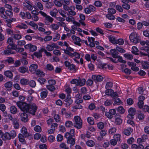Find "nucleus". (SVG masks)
<instances>
[{
	"instance_id": "obj_1",
	"label": "nucleus",
	"mask_w": 149,
	"mask_h": 149,
	"mask_svg": "<svg viewBox=\"0 0 149 149\" xmlns=\"http://www.w3.org/2000/svg\"><path fill=\"white\" fill-rule=\"evenodd\" d=\"M16 104L22 111L28 112L30 104L23 102H17Z\"/></svg>"
},
{
	"instance_id": "obj_2",
	"label": "nucleus",
	"mask_w": 149,
	"mask_h": 149,
	"mask_svg": "<svg viewBox=\"0 0 149 149\" xmlns=\"http://www.w3.org/2000/svg\"><path fill=\"white\" fill-rule=\"evenodd\" d=\"M74 122L73 125L74 127L80 129L82 127V120L80 117L78 116H75L74 118Z\"/></svg>"
},
{
	"instance_id": "obj_3",
	"label": "nucleus",
	"mask_w": 149,
	"mask_h": 149,
	"mask_svg": "<svg viewBox=\"0 0 149 149\" xmlns=\"http://www.w3.org/2000/svg\"><path fill=\"white\" fill-rule=\"evenodd\" d=\"M38 109V107L34 103L30 104L28 112L33 116L35 115L36 112Z\"/></svg>"
},
{
	"instance_id": "obj_4",
	"label": "nucleus",
	"mask_w": 149,
	"mask_h": 149,
	"mask_svg": "<svg viewBox=\"0 0 149 149\" xmlns=\"http://www.w3.org/2000/svg\"><path fill=\"white\" fill-rule=\"evenodd\" d=\"M138 38V35L135 33H132L130 36V41L135 43H137L139 42V39Z\"/></svg>"
},
{
	"instance_id": "obj_5",
	"label": "nucleus",
	"mask_w": 149,
	"mask_h": 149,
	"mask_svg": "<svg viewBox=\"0 0 149 149\" xmlns=\"http://www.w3.org/2000/svg\"><path fill=\"white\" fill-rule=\"evenodd\" d=\"M106 95L110 96L112 97H114L118 96V94L116 92H114L113 90L111 89H106L105 91Z\"/></svg>"
},
{
	"instance_id": "obj_6",
	"label": "nucleus",
	"mask_w": 149,
	"mask_h": 149,
	"mask_svg": "<svg viewBox=\"0 0 149 149\" xmlns=\"http://www.w3.org/2000/svg\"><path fill=\"white\" fill-rule=\"evenodd\" d=\"M116 114V111L115 109H111L108 112L105 113L106 116L109 118H112L113 116Z\"/></svg>"
},
{
	"instance_id": "obj_7",
	"label": "nucleus",
	"mask_w": 149,
	"mask_h": 149,
	"mask_svg": "<svg viewBox=\"0 0 149 149\" xmlns=\"http://www.w3.org/2000/svg\"><path fill=\"white\" fill-rule=\"evenodd\" d=\"M129 114L127 116V117L129 119H132L134 118V116L135 114L136 110L135 109L133 108L129 109L128 111Z\"/></svg>"
},
{
	"instance_id": "obj_8",
	"label": "nucleus",
	"mask_w": 149,
	"mask_h": 149,
	"mask_svg": "<svg viewBox=\"0 0 149 149\" xmlns=\"http://www.w3.org/2000/svg\"><path fill=\"white\" fill-rule=\"evenodd\" d=\"M24 47L26 49H29L30 51L33 52L37 49V47L36 46L33 45L31 44L26 45L24 46Z\"/></svg>"
},
{
	"instance_id": "obj_9",
	"label": "nucleus",
	"mask_w": 149,
	"mask_h": 149,
	"mask_svg": "<svg viewBox=\"0 0 149 149\" xmlns=\"http://www.w3.org/2000/svg\"><path fill=\"white\" fill-rule=\"evenodd\" d=\"M92 78V79L96 83L101 81L103 79V77L100 75L97 76L93 75Z\"/></svg>"
},
{
	"instance_id": "obj_10",
	"label": "nucleus",
	"mask_w": 149,
	"mask_h": 149,
	"mask_svg": "<svg viewBox=\"0 0 149 149\" xmlns=\"http://www.w3.org/2000/svg\"><path fill=\"white\" fill-rule=\"evenodd\" d=\"M72 38L74 41L75 44L79 46L81 45V44L80 42H81V40L79 38L77 37L74 35H73L72 36Z\"/></svg>"
},
{
	"instance_id": "obj_11",
	"label": "nucleus",
	"mask_w": 149,
	"mask_h": 149,
	"mask_svg": "<svg viewBox=\"0 0 149 149\" xmlns=\"http://www.w3.org/2000/svg\"><path fill=\"white\" fill-rule=\"evenodd\" d=\"M128 65L131 67V69L134 71H138L139 70V68L136 67V64L135 63L129 62L127 63Z\"/></svg>"
},
{
	"instance_id": "obj_12",
	"label": "nucleus",
	"mask_w": 149,
	"mask_h": 149,
	"mask_svg": "<svg viewBox=\"0 0 149 149\" xmlns=\"http://www.w3.org/2000/svg\"><path fill=\"white\" fill-rule=\"evenodd\" d=\"M74 129H71L70 130V133L67 132L65 133V137L67 139V140L72 138V136L74 135Z\"/></svg>"
},
{
	"instance_id": "obj_13",
	"label": "nucleus",
	"mask_w": 149,
	"mask_h": 149,
	"mask_svg": "<svg viewBox=\"0 0 149 149\" xmlns=\"http://www.w3.org/2000/svg\"><path fill=\"white\" fill-rule=\"evenodd\" d=\"M21 120L25 123L28 121L29 119L28 115L25 113H22L20 116Z\"/></svg>"
},
{
	"instance_id": "obj_14",
	"label": "nucleus",
	"mask_w": 149,
	"mask_h": 149,
	"mask_svg": "<svg viewBox=\"0 0 149 149\" xmlns=\"http://www.w3.org/2000/svg\"><path fill=\"white\" fill-rule=\"evenodd\" d=\"M133 131L130 127H128L127 128H125L123 130V133L125 135L129 136L130 135L131 132Z\"/></svg>"
},
{
	"instance_id": "obj_15",
	"label": "nucleus",
	"mask_w": 149,
	"mask_h": 149,
	"mask_svg": "<svg viewBox=\"0 0 149 149\" xmlns=\"http://www.w3.org/2000/svg\"><path fill=\"white\" fill-rule=\"evenodd\" d=\"M115 117V123L118 125H120L122 123V120L120 118V115L119 114H116Z\"/></svg>"
},
{
	"instance_id": "obj_16",
	"label": "nucleus",
	"mask_w": 149,
	"mask_h": 149,
	"mask_svg": "<svg viewBox=\"0 0 149 149\" xmlns=\"http://www.w3.org/2000/svg\"><path fill=\"white\" fill-rule=\"evenodd\" d=\"M38 65L36 64H32L29 67V70L33 73H35L38 68Z\"/></svg>"
},
{
	"instance_id": "obj_17",
	"label": "nucleus",
	"mask_w": 149,
	"mask_h": 149,
	"mask_svg": "<svg viewBox=\"0 0 149 149\" xmlns=\"http://www.w3.org/2000/svg\"><path fill=\"white\" fill-rule=\"evenodd\" d=\"M54 19L50 16L47 15L45 19V22L46 25L49 24V23H52Z\"/></svg>"
},
{
	"instance_id": "obj_18",
	"label": "nucleus",
	"mask_w": 149,
	"mask_h": 149,
	"mask_svg": "<svg viewBox=\"0 0 149 149\" xmlns=\"http://www.w3.org/2000/svg\"><path fill=\"white\" fill-rule=\"evenodd\" d=\"M110 52L111 55L113 58H116L118 57V52L115 49H111L110 50Z\"/></svg>"
},
{
	"instance_id": "obj_19",
	"label": "nucleus",
	"mask_w": 149,
	"mask_h": 149,
	"mask_svg": "<svg viewBox=\"0 0 149 149\" xmlns=\"http://www.w3.org/2000/svg\"><path fill=\"white\" fill-rule=\"evenodd\" d=\"M13 122L14 128L16 129H18L19 127V120L16 118L13 120Z\"/></svg>"
},
{
	"instance_id": "obj_20",
	"label": "nucleus",
	"mask_w": 149,
	"mask_h": 149,
	"mask_svg": "<svg viewBox=\"0 0 149 149\" xmlns=\"http://www.w3.org/2000/svg\"><path fill=\"white\" fill-rule=\"evenodd\" d=\"M67 141L68 144L70 145V147L71 148L72 146L74 145L75 143V140L73 138L67 140Z\"/></svg>"
},
{
	"instance_id": "obj_21",
	"label": "nucleus",
	"mask_w": 149,
	"mask_h": 149,
	"mask_svg": "<svg viewBox=\"0 0 149 149\" xmlns=\"http://www.w3.org/2000/svg\"><path fill=\"white\" fill-rule=\"evenodd\" d=\"M85 83L86 80L84 79H79L78 80L77 86H82L85 84Z\"/></svg>"
},
{
	"instance_id": "obj_22",
	"label": "nucleus",
	"mask_w": 149,
	"mask_h": 149,
	"mask_svg": "<svg viewBox=\"0 0 149 149\" xmlns=\"http://www.w3.org/2000/svg\"><path fill=\"white\" fill-rule=\"evenodd\" d=\"M10 113L13 114H16L17 111V109L15 106L13 105L10 107Z\"/></svg>"
},
{
	"instance_id": "obj_23",
	"label": "nucleus",
	"mask_w": 149,
	"mask_h": 149,
	"mask_svg": "<svg viewBox=\"0 0 149 149\" xmlns=\"http://www.w3.org/2000/svg\"><path fill=\"white\" fill-rule=\"evenodd\" d=\"M21 132L25 137H27L29 136L27 132V129L25 127H23L21 130Z\"/></svg>"
},
{
	"instance_id": "obj_24",
	"label": "nucleus",
	"mask_w": 149,
	"mask_h": 149,
	"mask_svg": "<svg viewBox=\"0 0 149 149\" xmlns=\"http://www.w3.org/2000/svg\"><path fill=\"white\" fill-rule=\"evenodd\" d=\"M2 138L4 140H9L11 139L9 133L8 132H6L4 134H3Z\"/></svg>"
},
{
	"instance_id": "obj_25",
	"label": "nucleus",
	"mask_w": 149,
	"mask_h": 149,
	"mask_svg": "<svg viewBox=\"0 0 149 149\" xmlns=\"http://www.w3.org/2000/svg\"><path fill=\"white\" fill-rule=\"evenodd\" d=\"M18 137L19 141L23 143V144L26 143V142L24 139V136L21 134H19Z\"/></svg>"
},
{
	"instance_id": "obj_26",
	"label": "nucleus",
	"mask_w": 149,
	"mask_h": 149,
	"mask_svg": "<svg viewBox=\"0 0 149 149\" xmlns=\"http://www.w3.org/2000/svg\"><path fill=\"white\" fill-rule=\"evenodd\" d=\"M19 71L22 73H24L28 70V68L24 66L20 67L18 69Z\"/></svg>"
},
{
	"instance_id": "obj_27",
	"label": "nucleus",
	"mask_w": 149,
	"mask_h": 149,
	"mask_svg": "<svg viewBox=\"0 0 149 149\" xmlns=\"http://www.w3.org/2000/svg\"><path fill=\"white\" fill-rule=\"evenodd\" d=\"M20 81V84L23 85H26L29 83V80L24 78L21 79Z\"/></svg>"
},
{
	"instance_id": "obj_28",
	"label": "nucleus",
	"mask_w": 149,
	"mask_h": 149,
	"mask_svg": "<svg viewBox=\"0 0 149 149\" xmlns=\"http://www.w3.org/2000/svg\"><path fill=\"white\" fill-rule=\"evenodd\" d=\"M102 68L103 69L108 68L109 70H112L113 69V66L111 65H107L106 64H104L102 66Z\"/></svg>"
},
{
	"instance_id": "obj_29",
	"label": "nucleus",
	"mask_w": 149,
	"mask_h": 149,
	"mask_svg": "<svg viewBox=\"0 0 149 149\" xmlns=\"http://www.w3.org/2000/svg\"><path fill=\"white\" fill-rule=\"evenodd\" d=\"M144 69H148L149 68V62L143 61L141 63Z\"/></svg>"
},
{
	"instance_id": "obj_30",
	"label": "nucleus",
	"mask_w": 149,
	"mask_h": 149,
	"mask_svg": "<svg viewBox=\"0 0 149 149\" xmlns=\"http://www.w3.org/2000/svg\"><path fill=\"white\" fill-rule=\"evenodd\" d=\"M109 39L110 42L112 43L116 44L117 43V39L115 38L112 36H110L109 37Z\"/></svg>"
},
{
	"instance_id": "obj_31",
	"label": "nucleus",
	"mask_w": 149,
	"mask_h": 149,
	"mask_svg": "<svg viewBox=\"0 0 149 149\" xmlns=\"http://www.w3.org/2000/svg\"><path fill=\"white\" fill-rule=\"evenodd\" d=\"M86 144L88 146L93 147L95 145V142L92 140H88L87 141Z\"/></svg>"
},
{
	"instance_id": "obj_32",
	"label": "nucleus",
	"mask_w": 149,
	"mask_h": 149,
	"mask_svg": "<svg viewBox=\"0 0 149 149\" xmlns=\"http://www.w3.org/2000/svg\"><path fill=\"white\" fill-rule=\"evenodd\" d=\"M5 75L7 77L11 78L12 77L13 74L11 71L8 70L5 71L4 72Z\"/></svg>"
},
{
	"instance_id": "obj_33",
	"label": "nucleus",
	"mask_w": 149,
	"mask_h": 149,
	"mask_svg": "<svg viewBox=\"0 0 149 149\" xmlns=\"http://www.w3.org/2000/svg\"><path fill=\"white\" fill-rule=\"evenodd\" d=\"M58 10L56 8H54L50 12V14L52 17H55L58 13Z\"/></svg>"
},
{
	"instance_id": "obj_34",
	"label": "nucleus",
	"mask_w": 149,
	"mask_h": 149,
	"mask_svg": "<svg viewBox=\"0 0 149 149\" xmlns=\"http://www.w3.org/2000/svg\"><path fill=\"white\" fill-rule=\"evenodd\" d=\"M49 27L54 30H57L59 28V26L57 24H53L50 25Z\"/></svg>"
},
{
	"instance_id": "obj_35",
	"label": "nucleus",
	"mask_w": 149,
	"mask_h": 149,
	"mask_svg": "<svg viewBox=\"0 0 149 149\" xmlns=\"http://www.w3.org/2000/svg\"><path fill=\"white\" fill-rule=\"evenodd\" d=\"M13 38L14 39L19 40L22 38V36L20 34H13Z\"/></svg>"
},
{
	"instance_id": "obj_36",
	"label": "nucleus",
	"mask_w": 149,
	"mask_h": 149,
	"mask_svg": "<svg viewBox=\"0 0 149 149\" xmlns=\"http://www.w3.org/2000/svg\"><path fill=\"white\" fill-rule=\"evenodd\" d=\"M53 3L56 6L58 7H61L63 5V4L61 3V1H59L57 0H54Z\"/></svg>"
},
{
	"instance_id": "obj_37",
	"label": "nucleus",
	"mask_w": 149,
	"mask_h": 149,
	"mask_svg": "<svg viewBox=\"0 0 149 149\" xmlns=\"http://www.w3.org/2000/svg\"><path fill=\"white\" fill-rule=\"evenodd\" d=\"M17 46L16 45H14V47L13 48V49L15 50L17 52L20 53L23 52L24 50V48H17Z\"/></svg>"
},
{
	"instance_id": "obj_38",
	"label": "nucleus",
	"mask_w": 149,
	"mask_h": 149,
	"mask_svg": "<svg viewBox=\"0 0 149 149\" xmlns=\"http://www.w3.org/2000/svg\"><path fill=\"white\" fill-rule=\"evenodd\" d=\"M81 104H76L73 106V108L76 110L79 109H82L83 107Z\"/></svg>"
},
{
	"instance_id": "obj_39",
	"label": "nucleus",
	"mask_w": 149,
	"mask_h": 149,
	"mask_svg": "<svg viewBox=\"0 0 149 149\" xmlns=\"http://www.w3.org/2000/svg\"><path fill=\"white\" fill-rule=\"evenodd\" d=\"M47 88L51 91H53L55 90V88L54 86L49 84L46 86Z\"/></svg>"
},
{
	"instance_id": "obj_40",
	"label": "nucleus",
	"mask_w": 149,
	"mask_h": 149,
	"mask_svg": "<svg viewBox=\"0 0 149 149\" xmlns=\"http://www.w3.org/2000/svg\"><path fill=\"white\" fill-rule=\"evenodd\" d=\"M4 54L6 55H8L10 54H13L14 53L13 51L10 49H6L4 51Z\"/></svg>"
},
{
	"instance_id": "obj_41",
	"label": "nucleus",
	"mask_w": 149,
	"mask_h": 149,
	"mask_svg": "<svg viewBox=\"0 0 149 149\" xmlns=\"http://www.w3.org/2000/svg\"><path fill=\"white\" fill-rule=\"evenodd\" d=\"M23 6L26 7L29 10H31L33 9L32 6L31 5L30 3H23Z\"/></svg>"
},
{
	"instance_id": "obj_42",
	"label": "nucleus",
	"mask_w": 149,
	"mask_h": 149,
	"mask_svg": "<svg viewBox=\"0 0 149 149\" xmlns=\"http://www.w3.org/2000/svg\"><path fill=\"white\" fill-rule=\"evenodd\" d=\"M42 52L41 49L38 52H36L34 53V55L35 56L37 57V58H40L42 57V52Z\"/></svg>"
},
{
	"instance_id": "obj_43",
	"label": "nucleus",
	"mask_w": 149,
	"mask_h": 149,
	"mask_svg": "<svg viewBox=\"0 0 149 149\" xmlns=\"http://www.w3.org/2000/svg\"><path fill=\"white\" fill-rule=\"evenodd\" d=\"M53 6V3L51 2H48L45 4V7L48 9L51 8Z\"/></svg>"
},
{
	"instance_id": "obj_44",
	"label": "nucleus",
	"mask_w": 149,
	"mask_h": 149,
	"mask_svg": "<svg viewBox=\"0 0 149 149\" xmlns=\"http://www.w3.org/2000/svg\"><path fill=\"white\" fill-rule=\"evenodd\" d=\"M106 17L111 20H113L115 19V17L113 15L108 14L106 15Z\"/></svg>"
},
{
	"instance_id": "obj_45",
	"label": "nucleus",
	"mask_w": 149,
	"mask_h": 149,
	"mask_svg": "<svg viewBox=\"0 0 149 149\" xmlns=\"http://www.w3.org/2000/svg\"><path fill=\"white\" fill-rule=\"evenodd\" d=\"M5 87L6 88H10L13 86V83L11 81H8L4 84Z\"/></svg>"
},
{
	"instance_id": "obj_46",
	"label": "nucleus",
	"mask_w": 149,
	"mask_h": 149,
	"mask_svg": "<svg viewBox=\"0 0 149 149\" xmlns=\"http://www.w3.org/2000/svg\"><path fill=\"white\" fill-rule=\"evenodd\" d=\"M46 69L49 71H52L54 70V68L52 65L48 64L46 65Z\"/></svg>"
},
{
	"instance_id": "obj_47",
	"label": "nucleus",
	"mask_w": 149,
	"mask_h": 149,
	"mask_svg": "<svg viewBox=\"0 0 149 149\" xmlns=\"http://www.w3.org/2000/svg\"><path fill=\"white\" fill-rule=\"evenodd\" d=\"M113 86V84L111 82H107L105 86V88L106 89H111Z\"/></svg>"
},
{
	"instance_id": "obj_48",
	"label": "nucleus",
	"mask_w": 149,
	"mask_h": 149,
	"mask_svg": "<svg viewBox=\"0 0 149 149\" xmlns=\"http://www.w3.org/2000/svg\"><path fill=\"white\" fill-rule=\"evenodd\" d=\"M4 63L8 62L9 63H13L14 62L13 59L12 57H9L7 58V59L3 61Z\"/></svg>"
},
{
	"instance_id": "obj_49",
	"label": "nucleus",
	"mask_w": 149,
	"mask_h": 149,
	"mask_svg": "<svg viewBox=\"0 0 149 149\" xmlns=\"http://www.w3.org/2000/svg\"><path fill=\"white\" fill-rule=\"evenodd\" d=\"M47 94V91L46 90L45 91H42L40 94V96L42 98H45Z\"/></svg>"
},
{
	"instance_id": "obj_50",
	"label": "nucleus",
	"mask_w": 149,
	"mask_h": 149,
	"mask_svg": "<svg viewBox=\"0 0 149 149\" xmlns=\"http://www.w3.org/2000/svg\"><path fill=\"white\" fill-rule=\"evenodd\" d=\"M6 31L7 34L8 35L13 36V31L10 29H6Z\"/></svg>"
},
{
	"instance_id": "obj_51",
	"label": "nucleus",
	"mask_w": 149,
	"mask_h": 149,
	"mask_svg": "<svg viewBox=\"0 0 149 149\" xmlns=\"http://www.w3.org/2000/svg\"><path fill=\"white\" fill-rule=\"evenodd\" d=\"M108 12L109 14L113 15L116 13V10L112 8H109L108 9Z\"/></svg>"
},
{
	"instance_id": "obj_52",
	"label": "nucleus",
	"mask_w": 149,
	"mask_h": 149,
	"mask_svg": "<svg viewBox=\"0 0 149 149\" xmlns=\"http://www.w3.org/2000/svg\"><path fill=\"white\" fill-rule=\"evenodd\" d=\"M28 84H29V86L32 88H34L36 85V82L33 80H31L29 82V81Z\"/></svg>"
},
{
	"instance_id": "obj_53",
	"label": "nucleus",
	"mask_w": 149,
	"mask_h": 149,
	"mask_svg": "<svg viewBox=\"0 0 149 149\" xmlns=\"http://www.w3.org/2000/svg\"><path fill=\"white\" fill-rule=\"evenodd\" d=\"M20 60L21 62L23 65H26L28 63L27 60L25 57H23V58H21Z\"/></svg>"
},
{
	"instance_id": "obj_54",
	"label": "nucleus",
	"mask_w": 149,
	"mask_h": 149,
	"mask_svg": "<svg viewBox=\"0 0 149 149\" xmlns=\"http://www.w3.org/2000/svg\"><path fill=\"white\" fill-rule=\"evenodd\" d=\"M17 27L20 29H26L27 28V26L25 24L22 23L18 25Z\"/></svg>"
},
{
	"instance_id": "obj_55",
	"label": "nucleus",
	"mask_w": 149,
	"mask_h": 149,
	"mask_svg": "<svg viewBox=\"0 0 149 149\" xmlns=\"http://www.w3.org/2000/svg\"><path fill=\"white\" fill-rule=\"evenodd\" d=\"M7 42L10 45H13L14 46L15 45L13 43V38L11 37H9L8 38L7 41Z\"/></svg>"
},
{
	"instance_id": "obj_56",
	"label": "nucleus",
	"mask_w": 149,
	"mask_h": 149,
	"mask_svg": "<svg viewBox=\"0 0 149 149\" xmlns=\"http://www.w3.org/2000/svg\"><path fill=\"white\" fill-rule=\"evenodd\" d=\"M87 121L88 123L91 125H93L94 123V119L93 118L89 117L87 118Z\"/></svg>"
},
{
	"instance_id": "obj_57",
	"label": "nucleus",
	"mask_w": 149,
	"mask_h": 149,
	"mask_svg": "<svg viewBox=\"0 0 149 149\" xmlns=\"http://www.w3.org/2000/svg\"><path fill=\"white\" fill-rule=\"evenodd\" d=\"M65 101L66 102V105L67 107L70 105L73 102V100L72 99L68 100V99H65Z\"/></svg>"
},
{
	"instance_id": "obj_58",
	"label": "nucleus",
	"mask_w": 149,
	"mask_h": 149,
	"mask_svg": "<svg viewBox=\"0 0 149 149\" xmlns=\"http://www.w3.org/2000/svg\"><path fill=\"white\" fill-rule=\"evenodd\" d=\"M5 13L6 15L9 17L11 18L13 16V12L10 10H6Z\"/></svg>"
},
{
	"instance_id": "obj_59",
	"label": "nucleus",
	"mask_w": 149,
	"mask_h": 149,
	"mask_svg": "<svg viewBox=\"0 0 149 149\" xmlns=\"http://www.w3.org/2000/svg\"><path fill=\"white\" fill-rule=\"evenodd\" d=\"M36 5L37 7L41 10H42L43 9V7L42 3L40 2H38L37 3Z\"/></svg>"
},
{
	"instance_id": "obj_60",
	"label": "nucleus",
	"mask_w": 149,
	"mask_h": 149,
	"mask_svg": "<svg viewBox=\"0 0 149 149\" xmlns=\"http://www.w3.org/2000/svg\"><path fill=\"white\" fill-rule=\"evenodd\" d=\"M97 126L98 128L100 130L103 129L104 127V124L102 122L98 123Z\"/></svg>"
},
{
	"instance_id": "obj_61",
	"label": "nucleus",
	"mask_w": 149,
	"mask_h": 149,
	"mask_svg": "<svg viewBox=\"0 0 149 149\" xmlns=\"http://www.w3.org/2000/svg\"><path fill=\"white\" fill-rule=\"evenodd\" d=\"M65 126L67 127H70L72 126L73 123L72 122L70 121H66L65 124Z\"/></svg>"
},
{
	"instance_id": "obj_62",
	"label": "nucleus",
	"mask_w": 149,
	"mask_h": 149,
	"mask_svg": "<svg viewBox=\"0 0 149 149\" xmlns=\"http://www.w3.org/2000/svg\"><path fill=\"white\" fill-rule=\"evenodd\" d=\"M142 110L145 112H148L149 113V107L147 105H145L142 107Z\"/></svg>"
},
{
	"instance_id": "obj_63",
	"label": "nucleus",
	"mask_w": 149,
	"mask_h": 149,
	"mask_svg": "<svg viewBox=\"0 0 149 149\" xmlns=\"http://www.w3.org/2000/svg\"><path fill=\"white\" fill-rule=\"evenodd\" d=\"M52 38V37L51 36H47L44 38V41L45 42L49 41Z\"/></svg>"
},
{
	"instance_id": "obj_64",
	"label": "nucleus",
	"mask_w": 149,
	"mask_h": 149,
	"mask_svg": "<svg viewBox=\"0 0 149 149\" xmlns=\"http://www.w3.org/2000/svg\"><path fill=\"white\" fill-rule=\"evenodd\" d=\"M112 104L111 100H107L104 103V105L106 106H110Z\"/></svg>"
}]
</instances>
